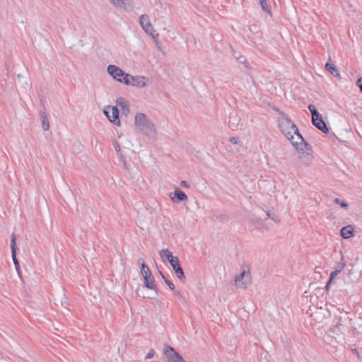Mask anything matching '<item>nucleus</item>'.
I'll return each mask as SVG.
<instances>
[{
    "mask_svg": "<svg viewBox=\"0 0 362 362\" xmlns=\"http://www.w3.org/2000/svg\"><path fill=\"white\" fill-rule=\"evenodd\" d=\"M279 127L299 152L304 150L311 151V146L304 140L297 127L283 113L279 119Z\"/></svg>",
    "mask_w": 362,
    "mask_h": 362,
    "instance_id": "1",
    "label": "nucleus"
},
{
    "mask_svg": "<svg viewBox=\"0 0 362 362\" xmlns=\"http://www.w3.org/2000/svg\"><path fill=\"white\" fill-rule=\"evenodd\" d=\"M134 126L141 134L150 139H156L157 131L153 122L144 113L137 112L134 116Z\"/></svg>",
    "mask_w": 362,
    "mask_h": 362,
    "instance_id": "2",
    "label": "nucleus"
},
{
    "mask_svg": "<svg viewBox=\"0 0 362 362\" xmlns=\"http://www.w3.org/2000/svg\"><path fill=\"white\" fill-rule=\"evenodd\" d=\"M123 83L138 88H143L148 86L151 84V81L144 76H132L128 74V75L126 76V78L124 79Z\"/></svg>",
    "mask_w": 362,
    "mask_h": 362,
    "instance_id": "3",
    "label": "nucleus"
},
{
    "mask_svg": "<svg viewBox=\"0 0 362 362\" xmlns=\"http://www.w3.org/2000/svg\"><path fill=\"white\" fill-rule=\"evenodd\" d=\"M251 284V274L249 269H243L235 276V285L237 288L245 290Z\"/></svg>",
    "mask_w": 362,
    "mask_h": 362,
    "instance_id": "4",
    "label": "nucleus"
},
{
    "mask_svg": "<svg viewBox=\"0 0 362 362\" xmlns=\"http://www.w3.org/2000/svg\"><path fill=\"white\" fill-rule=\"evenodd\" d=\"M139 24L144 31L151 36L152 38L156 39L158 37L156 31L153 28V25L150 22V19L148 15L142 14L139 18Z\"/></svg>",
    "mask_w": 362,
    "mask_h": 362,
    "instance_id": "5",
    "label": "nucleus"
},
{
    "mask_svg": "<svg viewBox=\"0 0 362 362\" xmlns=\"http://www.w3.org/2000/svg\"><path fill=\"white\" fill-rule=\"evenodd\" d=\"M107 73L117 81L122 83L128 74L124 72L119 67L115 65H109L107 68Z\"/></svg>",
    "mask_w": 362,
    "mask_h": 362,
    "instance_id": "6",
    "label": "nucleus"
},
{
    "mask_svg": "<svg viewBox=\"0 0 362 362\" xmlns=\"http://www.w3.org/2000/svg\"><path fill=\"white\" fill-rule=\"evenodd\" d=\"M104 114L108 118L110 122L115 124L117 126L120 125V120L119 119V111L117 107L115 106H107L104 110Z\"/></svg>",
    "mask_w": 362,
    "mask_h": 362,
    "instance_id": "7",
    "label": "nucleus"
},
{
    "mask_svg": "<svg viewBox=\"0 0 362 362\" xmlns=\"http://www.w3.org/2000/svg\"><path fill=\"white\" fill-rule=\"evenodd\" d=\"M165 354L168 362H185L183 358L170 346L165 348Z\"/></svg>",
    "mask_w": 362,
    "mask_h": 362,
    "instance_id": "8",
    "label": "nucleus"
},
{
    "mask_svg": "<svg viewBox=\"0 0 362 362\" xmlns=\"http://www.w3.org/2000/svg\"><path fill=\"white\" fill-rule=\"evenodd\" d=\"M170 264L172 266L175 273L178 279L183 280L185 279V276L183 269L180 265L179 259L177 257H175L174 259H170Z\"/></svg>",
    "mask_w": 362,
    "mask_h": 362,
    "instance_id": "9",
    "label": "nucleus"
},
{
    "mask_svg": "<svg viewBox=\"0 0 362 362\" xmlns=\"http://www.w3.org/2000/svg\"><path fill=\"white\" fill-rule=\"evenodd\" d=\"M313 124L320 130L324 133H328L329 129L327 127L325 121L322 119V115H320L318 117L312 119Z\"/></svg>",
    "mask_w": 362,
    "mask_h": 362,
    "instance_id": "10",
    "label": "nucleus"
},
{
    "mask_svg": "<svg viewBox=\"0 0 362 362\" xmlns=\"http://www.w3.org/2000/svg\"><path fill=\"white\" fill-rule=\"evenodd\" d=\"M16 237L15 234L13 233L11 235V255L13 263L16 266V268L18 269L19 267V263L16 258Z\"/></svg>",
    "mask_w": 362,
    "mask_h": 362,
    "instance_id": "11",
    "label": "nucleus"
},
{
    "mask_svg": "<svg viewBox=\"0 0 362 362\" xmlns=\"http://www.w3.org/2000/svg\"><path fill=\"white\" fill-rule=\"evenodd\" d=\"M171 199L174 202L186 201L187 200V196L180 189L175 188L174 192V197H171Z\"/></svg>",
    "mask_w": 362,
    "mask_h": 362,
    "instance_id": "12",
    "label": "nucleus"
},
{
    "mask_svg": "<svg viewBox=\"0 0 362 362\" xmlns=\"http://www.w3.org/2000/svg\"><path fill=\"white\" fill-rule=\"evenodd\" d=\"M117 105L121 108L122 112L125 115L129 112V102L124 98H119L117 99Z\"/></svg>",
    "mask_w": 362,
    "mask_h": 362,
    "instance_id": "13",
    "label": "nucleus"
},
{
    "mask_svg": "<svg viewBox=\"0 0 362 362\" xmlns=\"http://www.w3.org/2000/svg\"><path fill=\"white\" fill-rule=\"evenodd\" d=\"M353 234L354 229L351 225L344 226L341 229V235L345 239L349 238Z\"/></svg>",
    "mask_w": 362,
    "mask_h": 362,
    "instance_id": "14",
    "label": "nucleus"
},
{
    "mask_svg": "<svg viewBox=\"0 0 362 362\" xmlns=\"http://www.w3.org/2000/svg\"><path fill=\"white\" fill-rule=\"evenodd\" d=\"M40 120L42 124V128L44 131H47L49 129V123L47 114L45 111L40 112Z\"/></svg>",
    "mask_w": 362,
    "mask_h": 362,
    "instance_id": "15",
    "label": "nucleus"
},
{
    "mask_svg": "<svg viewBox=\"0 0 362 362\" xmlns=\"http://www.w3.org/2000/svg\"><path fill=\"white\" fill-rule=\"evenodd\" d=\"M160 258L163 262L168 260L170 262V259H174L175 257L173 256L172 252L168 249H163L159 252Z\"/></svg>",
    "mask_w": 362,
    "mask_h": 362,
    "instance_id": "16",
    "label": "nucleus"
},
{
    "mask_svg": "<svg viewBox=\"0 0 362 362\" xmlns=\"http://www.w3.org/2000/svg\"><path fill=\"white\" fill-rule=\"evenodd\" d=\"M142 261L141 267V273L144 279L149 278V276L152 275L150 269L146 265L144 260L142 259H139V262Z\"/></svg>",
    "mask_w": 362,
    "mask_h": 362,
    "instance_id": "17",
    "label": "nucleus"
},
{
    "mask_svg": "<svg viewBox=\"0 0 362 362\" xmlns=\"http://www.w3.org/2000/svg\"><path fill=\"white\" fill-rule=\"evenodd\" d=\"M325 69L331 74H332L334 76H340L339 73L337 71V69L336 66L333 64H332V63H330L329 62L326 63Z\"/></svg>",
    "mask_w": 362,
    "mask_h": 362,
    "instance_id": "18",
    "label": "nucleus"
},
{
    "mask_svg": "<svg viewBox=\"0 0 362 362\" xmlns=\"http://www.w3.org/2000/svg\"><path fill=\"white\" fill-rule=\"evenodd\" d=\"M117 8H124L129 0H109Z\"/></svg>",
    "mask_w": 362,
    "mask_h": 362,
    "instance_id": "19",
    "label": "nucleus"
},
{
    "mask_svg": "<svg viewBox=\"0 0 362 362\" xmlns=\"http://www.w3.org/2000/svg\"><path fill=\"white\" fill-rule=\"evenodd\" d=\"M145 286L148 289H155V279L153 275L149 276V278L144 279Z\"/></svg>",
    "mask_w": 362,
    "mask_h": 362,
    "instance_id": "20",
    "label": "nucleus"
},
{
    "mask_svg": "<svg viewBox=\"0 0 362 362\" xmlns=\"http://www.w3.org/2000/svg\"><path fill=\"white\" fill-rule=\"evenodd\" d=\"M313 155L310 152L302 153L300 156V158L305 164L309 163L313 159Z\"/></svg>",
    "mask_w": 362,
    "mask_h": 362,
    "instance_id": "21",
    "label": "nucleus"
},
{
    "mask_svg": "<svg viewBox=\"0 0 362 362\" xmlns=\"http://www.w3.org/2000/svg\"><path fill=\"white\" fill-rule=\"evenodd\" d=\"M308 109L312 114V119L317 117H318V115H320L319 113V112L317 111V110L316 109V107H315V105H309Z\"/></svg>",
    "mask_w": 362,
    "mask_h": 362,
    "instance_id": "22",
    "label": "nucleus"
},
{
    "mask_svg": "<svg viewBox=\"0 0 362 362\" xmlns=\"http://www.w3.org/2000/svg\"><path fill=\"white\" fill-rule=\"evenodd\" d=\"M160 274L162 279H163V281H165V283L168 286L169 288L171 290H174L175 289L174 284L172 281H170V280H168L161 272H160Z\"/></svg>",
    "mask_w": 362,
    "mask_h": 362,
    "instance_id": "23",
    "label": "nucleus"
},
{
    "mask_svg": "<svg viewBox=\"0 0 362 362\" xmlns=\"http://www.w3.org/2000/svg\"><path fill=\"white\" fill-rule=\"evenodd\" d=\"M259 4L261 5L262 9L267 13H270V6L267 4V0H259Z\"/></svg>",
    "mask_w": 362,
    "mask_h": 362,
    "instance_id": "24",
    "label": "nucleus"
},
{
    "mask_svg": "<svg viewBox=\"0 0 362 362\" xmlns=\"http://www.w3.org/2000/svg\"><path fill=\"white\" fill-rule=\"evenodd\" d=\"M344 265L345 264H343L342 267L339 269H336L333 272H331L330 274V277H329V282H332L334 279H335L337 277V276L341 272V270L343 269V268L344 267Z\"/></svg>",
    "mask_w": 362,
    "mask_h": 362,
    "instance_id": "25",
    "label": "nucleus"
},
{
    "mask_svg": "<svg viewBox=\"0 0 362 362\" xmlns=\"http://www.w3.org/2000/svg\"><path fill=\"white\" fill-rule=\"evenodd\" d=\"M334 202H335L336 204H340V206H341L342 208L347 209V208H348V206H349L348 204H347L346 202L342 201V200H341V199H339V198H335V199H334Z\"/></svg>",
    "mask_w": 362,
    "mask_h": 362,
    "instance_id": "26",
    "label": "nucleus"
},
{
    "mask_svg": "<svg viewBox=\"0 0 362 362\" xmlns=\"http://www.w3.org/2000/svg\"><path fill=\"white\" fill-rule=\"evenodd\" d=\"M229 141L230 143L236 144L239 142V139L238 137L233 136L230 138Z\"/></svg>",
    "mask_w": 362,
    "mask_h": 362,
    "instance_id": "27",
    "label": "nucleus"
},
{
    "mask_svg": "<svg viewBox=\"0 0 362 362\" xmlns=\"http://www.w3.org/2000/svg\"><path fill=\"white\" fill-rule=\"evenodd\" d=\"M154 354H155V353H154V351H153V349H151V350L148 351V353L146 354V359L151 358L153 356Z\"/></svg>",
    "mask_w": 362,
    "mask_h": 362,
    "instance_id": "28",
    "label": "nucleus"
},
{
    "mask_svg": "<svg viewBox=\"0 0 362 362\" xmlns=\"http://www.w3.org/2000/svg\"><path fill=\"white\" fill-rule=\"evenodd\" d=\"M113 146H114V148H115V151L117 152H119L120 151V146H119L118 142L115 141L114 144H113Z\"/></svg>",
    "mask_w": 362,
    "mask_h": 362,
    "instance_id": "29",
    "label": "nucleus"
},
{
    "mask_svg": "<svg viewBox=\"0 0 362 362\" xmlns=\"http://www.w3.org/2000/svg\"><path fill=\"white\" fill-rule=\"evenodd\" d=\"M180 185L183 187H185V188H189L190 185L189 184L188 182L185 181V180H182L181 182H180Z\"/></svg>",
    "mask_w": 362,
    "mask_h": 362,
    "instance_id": "30",
    "label": "nucleus"
},
{
    "mask_svg": "<svg viewBox=\"0 0 362 362\" xmlns=\"http://www.w3.org/2000/svg\"><path fill=\"white\" fill-rule=\"evenodd\" d=\"M267 216L269 217V218H271L272 220H274V221H278L279 220L276 219V216L275 214H271L269 211H267Z\"/></svg>",
    "mask_w": 362,
    "mask_h": 362,
    "instance_id": "31",
    "label": "nucleus"
},
{
    "mask_svg": "<svg viewBox=\"0 0 362 362\" xmlns=\"http://www.w3.org/2000/svg\"><path fill=\"white\" fill-rule=\"evenodd\" d=\"M357 85L359 86L361 91L362 92V77L359 78L356 81Z\"/></svg>",
    "mask_w": 362,
    "mask_h": 362,
    "instance_id": "32",
    "label": "nucleus"
},
{
    "mask_svg": "<svg viewBox=\"0 0 362 362\" xmlns=\"http://www.w3.org/2000/svg\"><path fill=\"white\" fill-rule=\"evenodd\" d=\"M332 282H329V280L327 281V284H326V290H329V286H330V284H331Z\"/></svg>",
    "mask_w": 362,
    "mask_h": 362,
    "instance_id": "33",
    "label": "nucleus"
},
{
    "mask_svg": "<svg viewBox=\"0 0 362 362\" xmlns=\"http://www.w3.org/2000/svg\"><path fill=\"white\" fill-rule=\"evenodd\" d=\"M175 293L176 296H177L179 298L182 297L181 293L179 291H175Z\"/></svg>",
    "mask_w": 362,
    "mask_h": 362,
    "instance_id": "34",
    "label": "nucleus"
},
{
    "mask_svg": "<svg viewBox=\"0 0 362 362\" xmlns=\"http://www.w3.org/2000/svg\"><path fill=\"white\" fill-rule=\"evenodd\" d=\"M231 119H232V117H230V121H229V123L230 124V127H236V124H235L233 122H232Z\"/></svg>",
    "mask_w": 362,
    "mask_h": 362,
    "instance_id": "35",
    "label": "nucleus"
},
{
    "mask_svg": "<svg viewBox=\"0 0 362 362\" xmlns=\"http://www.w3.org/2000/svg\"><path fill=\"white\" fill-rule=\"evenodd\" d=\"M139 290H140L139 288H138V289L136 290V293H137V295H138V296H140V294H139Z\"/></svg>",
    "mask_w": 362,
    "mask_h": 362,
    "instance_id": "36",
    "label": "nucleus"
},
{
    "mask_svg": "<svg viewBox=\"0 0 362 362\" xmlns=\"http://www.w3.org/2000/svg\"><path fill=\"white\" fill-rule=\"evenodd\" d=\"M25 88H26V87H28L29 86L27 81H25Z\"/></svg>",
    "mask_w": 362,
    "mask_h": 362,
    "instance_id": "37",
    "label": "nucleus"
}]
</instances>
